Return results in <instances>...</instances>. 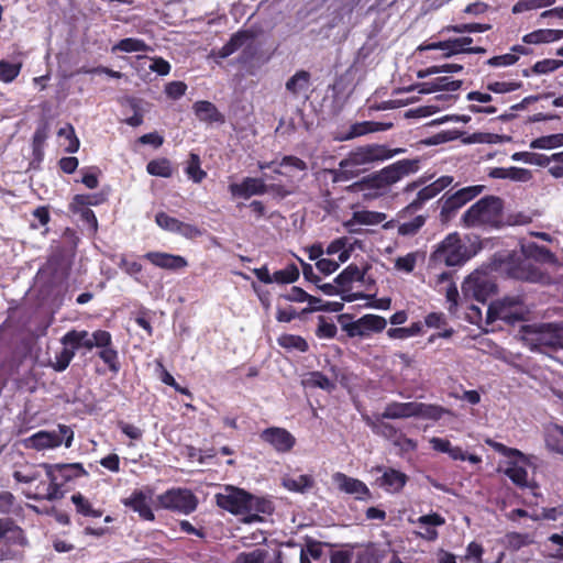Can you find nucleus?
Listing matches in <instances>:
<instances>
[{
    "mask_svg": "<svg viewBox=\"0 0 563 563\" xmlns=\"http://www.w3.org/2000/svg\"><path fill=\"white\" fill-rule=\"evenodd\" d=\"M536 263L556 265V258L547 247H540L533 242L522 243L521 253L508 255L507 275L526 283L547 285L552 283L550 274L539 269Z\"/></svg>",
    "mask_w": 563,
    "mask_h": 563,
    "instance_id": "1",
    "label": "nucleus"
},
{
    "mask_svg": "<svg viewBox=\"0 0 563 563\" xmlns=\"http://www.w3.org/2000/svg\"><path fill=\"white\" fill-rule=\"evenodd\" d=\"M216 504L230 514L245 515L244 522L261 521V514H271V501L255 497L235 486H227L216 494Z\"/></svg>",
    "mask_w": 563,
    "mask_h": 563,
    "instance_id": "2",
    "label": "nucleus"
},
{
    "mask_svg": "<svg viewBox=\"0 0 563 563\" xmlns=\"http://www.w3.org/2000/svg\"><path fill=\"white\" fill-rule=\"evenodd\" d=\"M523 344L537 352L563 349V323H531L520 330Z\"/></svg>",
    "mask_w": 563,
    "mask_h": 563,
    "instance_id": "3",
    "label": "nucleus"
},
{
    "mask_svg": "<svg viewBox=\"0 0 563 563\" xmlns=\"http://www.w3.org/2000/svg\"><path fill=\"white\" fill-rule=\"evenodd\" d=\"M399 153V150H389L379 144H366L358 147L347 158L340 163L339 174L341 179L349 180L357 176L363 166H367L374 162L391 158Z\"/></svg>",
    "mask_w": 563,
    "mask_h": 563,
    "instance_id": "4",
    "label": "nucleus"
},
{
    "mask_svg": "<svg viewBox=\"0 0 563 563\" xmlns=\"http://www.w3.org/2000/svg\"><path fill=\"white\" fill-rule=\"evenodd\" d=\"M501 201L496 197L482 198L465 211L461 222L466 228H496L500 222Z\"/></svg>",
    "mask_w": 563,
    "mask_h": 563,
    "instance_id": "5",
    "label": "nucleus"
},
{
    "mask_svg": "<svg viewBox=\"0 0 563 563\" xmlns=\"http://www.w3.org/2000/svg\"><path fill=\"white\" fill-rule=\"evenodd\" d=\"M487 444L495 449L496 452L507 457V466L505 474L517 486H527L528 484V456L516 449L508 448L493 440H487Z\"/></svg>",
    "mask_w": 563,
    "mask_h": 563,
    "instance_id": "6",
    "label": "nucleus"
},
{
    "mask_svg": "<svg viewBox=\"0 0 563 563\" xmlns=\"http://www.w3.org/2000/svg\"><path fill=\"white\" fill-rule=\"evenodd\" d=\"M74 432L69 426L59 424L53 431H37L24 439L25 448L36 451L53 450L64 443L66 448L71 445Z\"/></svg>",
    "mask_w": 563,
    "mask_h": 563,
    "instance_id": "7",
    "label": "nucleus"
},
{
    "mask_svg": "<svg viewBox=\"0 0 563 563\" xmlns=\"http://www.w3.org/2000/svg\"><path fill=\"white\" fill-rule=\"evenodd\" d=\"M467 260L466 247L461 243L459 233H451L438 244L432 261L446 266H457Z\"/></svg>",
    "mask_w": 563,
    "mask_h": 563,
    "instance_id": "8",
    "label": "nucleus"
},
{
    "mask_svg": "<svg viewBox=\"0 0 563 563\" xmlns=\"http://www.w3.org/2000/svg\"><path fill=\"white\" fill-rule=\"evenodd\" d=\"M527 309L523 307V301L520 295L506 296L504 299L493 301L487 310V322L505 320L512 322L520 320Z\"/></svg>",
    "mask_w": 563,
    "mask_h": 563,
    "instance_id": "9",
    "label": "nucleus"
},
{
    "mask_svg": "<svg viewBox=\"0 0 563 563\" xmlns=\"http://www.w3.org/2000/svg\"><path fill=\"white\" fill-rule=\"evenodd\" d=\"M461 289L465 297L473 298L477 302H485L496 292L497 287L489 274L475 271L466 277Z\"/></svg>",
    "mask_w": 563,
    "mask_h": 563,
    "instance_id": "10",
    "label": "nucleus"
},
{
    "mask_svg": "<svg viewBox=\"0 0 563 563\" xmlns=\"http://www.w3.org/2000/svg\"><path fill=\"white\" fill-rule=\"evenodd\" d=\"M159 507L178 511L180 514H190L197 508V498L188 489L176 488L161 494L157 498Z\"/></svg>",
    "mask_w": 563,
    "mask_h": 563,
    "instance_id": "11",
    "label": "nucleus"
},
{
    "mask_svg": "<svg viewBox=\"0 0 563 563\" xmlns=\"http://www.w3.org/2000/svg\"><path fill=\"white\" fill-rule=\"evenodd\" d=\"M155 221L158 228L174 234H180L186 239H195L196 236L200 235L199 229L195 225L183 222L164 212L157 213Z\"/></svg>",
    "mask_w": 563,
    "mask_h": 563,
    "instance_id": "12",
    "label": "nucleus"
},
{
    "mask_svg": "<svg viewBox=\"0 0 563 563\" xmlns=\"http://www.w3.org/2000/svg\"><path fill=\"white\" fill-rule=\"evenodd\" d=\"M26 544L23 530L12 519H0V548H23Z\"/></svg>",
    "mask_w": 563,
    "mask_h": 563,
    "instance_id": "13",
    "label": "nucleus"
},
{
    "mask_svg": "<svg viewBox=\"0 0 563 563\" xmlns=\"http://www.w3.org/2000/svg\"><path fill=\"white\" fill-rule=\"evenodd\" d=\"M261 439L274 446L276 452H290L295 445V438L290 431L278 427L262 431Z\"/></svg>",
    "mask_w": 563,
    "mask_h": 563,
    "instance_id": "14",
    "label": "nucleus"
},
{
    "mask_svg": "<svg viewBox=\"0 0 563 563\" xmlns=\"http://www.w3.org/2000/svg\"><path fill=\"white\" fill-rule=\"evenodd\" d=\"M482 186L464 187L446 197L442 205V214H450L465 206V203L482 192Z\"/></svg>",
    "mask_w": 563,
    "mask_h": 563,
    "instance_id": "15",
    "label": "nucleus"
},
{
    "mask_svg": "<svg viewBox=\"0 0 563 563\" xmlns=\"http://www.w3.org/2000/svg\"><path fill=\"white\" fill-rule=\"evenodd\" d=\"M411 522L420 528V531L417 532V534L421 539H424L428 542H434L438 538L435 528L442 527L445 523V519L438 512H429L411 520Z\"/></svg>",
    "mask_w": 563,
    "mask_h": 563,
    "instance_id": "16",
    "label": "nucleus"
},
{
    "mask_svg": "<svg viewBox=\"0 0 563 563\" xmlns=\"http://www.w3.org/2000/svg\"><path fill=\"white\" fill-rule=\"evenodd\" d=\"M152 492L147 490H135L131 497L124 499V506L132 509L134 512L140 514L143 520H154L155 515L151 509Z\"/></svg>",
    "mask_w": 563,
    "mask_h": 563,
    "instance_id": "17",
    "label": "nucleus"
},
{
    "mask_svg": "<svg viewBox=\"0 0 563 563\" xmlns=\"http://www.w3.org/2000/svg\"><path fill=\"white\" fill-rule=\"evenodd\" d=\"M333 482L336 484L341 492L345 494H352L358 500H365L371 497L368 486H366L360 479L349 477L343 473H334Z\"/></svg>",
    "mask_w": 563,
    "mask_h": 563,
    "instance_id": "18",
    "label": "nucleus"
},
{
    "mask_svg": "<svg viewBox=\"0 0 563 563\" xmlns=\"http://www.w3.org/2000/svg\"><path fill=\"white\" fill-rule=\"evenodd\" d=\"M453 181L451 176H442L432 184L423 187L417 194L416 200L411 201L409 208L418 209L424 205V202L435 198L442 192V190L449 188Z\"/></svg>",
    "mask_w": 563,
    "mask_h": 563,
    "instance_id": "19",
    "label": "nucleus"
},
{
    "mask_svg": "<svg viewBox=\"0 0 563 563\" xmlns=\"http://www.w3.org/2000/svg\"><path fill=\"white\" fill-rule=\"evenodd\" d=\"M48 485L40 484L36 487V493L34 494H25L26 498L36 499V500H60L64 496L62 490L63 483L57 481V478L53 475L52 471H48Z\"/></svg>",
    "mask_w": 563,
    "mask_h": 563,
    "instance_id": "20",
    "label": "nucleus"
},
{
    "mask_svg": "<svg viewBox=\"0 0 563 563\" xmlns=\"http://www.w3.org/2000/svg\"><path fill=\"white\" fill-rule=\"evenodd\" d=\"M144 258L161 269H183L188 266V262L181 255H173L163 252H148Z\"/></svg>",
    "mask_w": 563,
    "mask_h": 563,
    "instance_id": "21",
    "label": "nucleus"
},
{
    "mask_svg": "<svg viewBox=\"0 0 563 563\" xmlns=\"http://www.w3.org/2000/svg\"><path fill=\"white\" fill-rule=\"evenodd\" d=\"M391 126V124H385L374 121L356 122L350 125L347 132L341 136L334 139V141H350L355 137L364 136L372 132L384 131Z\"/></svg>",
    "mask_w": 563,
    "mask_h": 563,
    "instance_id": "22",
    "label": "nucleus"
},
{
    "mask_svg": "<svg viewBox=\"0 0 563 563\" xmlns=\"http://www.w3.org/2000/svg\"><path fill=\"white\" fill-rule=\"evenodd\" d=\"M230 194L247 199L253 195H263L266 192V185L263 179L258 178H245L240 184H231L229 186Z\"/></svg>",
    "mask_w": 563,
    "mask_h": 563,
    "instance_id": "23",
    "label": "nucleus"
},
{
    "mask_svg": "<svg viewBox=\"0 0 563 563\" xmlns=\"http://www.w3.org/2000/svg\"><path fill=\"white\" fill-rule=\"evenodd\" d=\"M42 467L45 468L46 475H48V471H52L57 481H60L63 484L87 474L79 463L56 465L44 464Z\"/></svg>",
    "mask_w": 563,
    "mask_h": 563,
    "instance_id": "24",
    "label": "nucleus"
},
{
    "mask_svg": "<svg viewBox=\"0 0 563 563\" xmlns=\"http://www.w3.org/2000/svg\"><path fill=\"white\" fill-rule=\"evenodd\" d=\"M463 85L462 80H452L450 77H438L430 81L417 84L415 87L420 93H432L435 91H456Z\"/></svg>",
    "mask_w": 563,
    "mask_h": 563,
    "instance_id": "25",
    "label": "nucleus"
},
{
    "mask_svg": "<svg viewBox=\"0 0 563 563\" xmlns=\"http://www.w3.org/2000/svg\"><path fill=\"white\" fill-rule=\"evenodd\" d=\"M255 34L251 30H240L232 34L230 40L217 52L219 58H227L242 48L249 41H253Z\"/></svg>",
    "mask_w": 563,
    "mask_h": 563,
    "instance_id": "26",
    "label": "nucleus"
},
{
    "mask_svg": "<svg viewBox=\"0 0 563 563\" xmlns=\"http://www.w3.org/2000/svg\"><path fill=\"white\" fill-rule=\"evenodd\" d=\"M417 412V401L412 402H391L386 405L382 419H410L415 418Z\"/></svg>",
    "mask_w": 563,
    "mask_h": 563,
    "instance_id": "27",
    "label": "nucleus"
},
{
    "mask_svg": "<svg viewBox=\"0 0 563 563\" xmlns=\"http://www.w3.org/2000/svg\"><path fill=\"white\" fill-rule=\"evenodd\" d=\"M194 111L196 117L203 122L209 124L223 123L224 115L218 110V108L210 101L201 100L194 103Z\"/></svg>",
    "mask_w": 563,
    "mask_h": 563,
    "instance_id": "28",
    "label": "nucleus"
},
{
    "mask_svg": "<svg viewBox=\"0 0 563 563\" xmlns=\"http://www.w3.org/2000/svg\"><path fill=\"white\" fill-rule=\"evenodd\" d=\"M489 176L496 179H508L519 183H527L531 179L529 169L521 167H496L489 172Z\"/></svg>",
    "mask_w": 563,
    "mask_h": 563,
    "instance_id": "29",
    "label": "nucleus"
},
{
    "mask_svg": "<svg viewBox=\"0 0 563 563\" xmlns=\"http://www.w3.org/2000/svg\"><path fill=\"white\" fill-rule=\"evenodd\" d=\"M563 38V30L539 29L522 36L526 44L553 43Z\"/></svg>",
    "mask_w": 563,
    "mask_h": 563,
    "instance_id": "30",
    "label": "nucleus"
},
{
    "mask_svg": "<svg viewBox=\"0 0 563 563\" xmlns=\"http://www.w3.org/2000/svg\"><path fill=\"white\" fill-rule=\"evenodd\" d=\"M408 477L402 472L394 468L387 470L379 478V486L385 487L388 493H398L402 489Z\"/></svg>",
    "mask_w": 563,
    "mask_h": 563,
    "instance_id": "31",
    "label": "nucleus"
},
{
    "mask_svg": "<svg viewBox=\"0 0 563 563\" xmlns=\"http://www.w3.org/2000/svg\"><path fill=\"white\" fill-rule=\"evenodd\" d=\"M354 186L361 188V190L364 191V196L367 198H377L385 194L389 187L388 184H385L382 181V179H379L378 173L368 178H364L362 181L355 184Z\"/></svg>",
    "mask_w": 563,
    "mask_h": 563,
    "instance_id": "32",
    "label": "nucleus"
},
{
    "mask_svg": "<svg viewBox=\"0 0 563 563\" xmlns=\"http://www.w3.org/2000/svg\"><path fill=\"white\" fill-rule=\"evenodd\" d=\"M545 445L548 450L563 454V426L548 424L545 429Z\"/></svg>",
    "mask_w": 563,
    "mask_h": 563,
    "instance_id": "33",
    "label": "nucleus"
},
{
    "mask_svg": "<svg viewBox=\"0 0 563 563\" xmlns=\"http://www.w3.org/2000/svg\"><path fill=\"white\" fill-rule=\"evenodd\" d=\"M385 219H386V214H384V213L373 212V211H357V212L353 213L352 220L347 221L345 225L350 232H353L354 231L353 227L355 223L373 225V224H378V223L384 222Z\"/></svg>",
    "mask_w": 563,
    "mask_h": 563,
    "instance_id": "34",
    "label": "nucleus"
},
{
    "mask_svg": "<svg viewBox=\"0 0 563 563\" xmlns=\"http://www.w3.org/2000/svg\"><path fill=\"white\" fill-rule=\"evenodd\" d=\"M148 51H153V48L144 40L135 37L122 38L112 47V52L134 53Z\"/></svg>",
    "mask_w": 563,
    "mask_h": 563,
    "instance_id": "35",
    "label": "nucleus"
},
{
    "mask_svg": "<svg viewBox=\"0 0 563 563\" xmlns=\"http://www.w3.org/2000/svg\"><path fill=\"white\" fill-rule=\"evenodd\" d=\"M314 479L312 476L302 474L297 477H285L283 479V486L290 492L303 494L308 489L312 488Z\"/></svg>",
    "mask_w": 563,
    "mask_h": 563,
    "instance_id": "36",
    "label": "nucleus"
},
{
    "mask_svg": "<svg viewBox=\"0 0 563 563\" xmlns=\"http://www.w3.org/2000/svg\"><path fill=\"white\" fill-rule=\"evenodd\" d=\"M310 84V74L306 70H298L286 82V89L294 96L306 91Z\"/></svg>",
    "mask_w": 563,
    "mask_h": 563,
    "instance_id": "37",
    "label": "nucleus"
},
{
    "mask_svg": "<svg viewBox=\"0 0 563 563\" xmlns=\"http://www.w3.org/2000/svg\"><path fill=\"white\" fill-rule=\"evenodd\" d=\"M258 166H260L261 170L272 169L276 174H283V172L280 169H278L277 166H279V167H294L295 169H299V170L306 169V164L300 158L292 157V156L284 157L282 163H278V164L275 161H273V162H260Z\"/></svg>",
    "mask_w": 563,
    "mask_h": 563,
    "instance_id": "38",
    "label": "nucleus"
},
{
    "mask_svg": "<svg viewBox=\"0 0 563 563\" xmlns=\"http://www.w3.org/2000/svg\"><path fill=\"white\" fill-rule=\"evenodd\" d=\"M385 418H377L375 420L366 417L365 423L371 427L372 431L385 439H394L397 437V430L391 424L383 421Z\"/></svg>",
    "mask_w": 563,
    "mask_h": 563,
    "instance_id": "39",
    "label": "nucleus"
},
{
    "mask_svg": "<svg viewBox=\"0 0 563 563\" xmlns=\"http://www.w3.org/2000/svg\"><path fill=\"white\" fill-rule=\"evenodd\" d=\"M302 385L312 388H320L324 391H331L334 389L333 380L329 379L318 371L309 373L308 376L302 379Z\"/></svg>",
    "mask_w": 563,
    "mask_h": 563,
    "instance_id": "40",
    "label": "nucleus"
},
{
    "mask_svg": "<svg viewBox=\"0 0 563 563\" xmlns=\"http://www.w3.org/2000/svg\"><path fill=\"white\" fill-rule=\"evenodd\" d=\"M492 29L490 24L487 23H461L454 25H446L442 29L441 33L454 32V33H483Z\"/></svg>",
    "mask_w": 563,
    "mask_h": 563,
    "instance_id": "41",
    "label": "nucleus"
},
{
    "mask_svg": "<svg viewBox=\"0 0 563 563\" xmlns=\"http://www.w3.org/2000/svg\"><path fill=\"white\" fill-rule=\"evenodd\" d=\"M487 140L484 139L482 134H473L470 136H463V133L460 131H448L444 133H440L437 135H433L431 137L426 139L424 141H456L461 139V141H493L490 135H487Z\"/></svg>",
    "mask_w": 563,
    "mask_h": 563,
    "instance_id": "42",
    "label": "nucleus"
},
{
    "mask_svg": "<svg viewBox=\"0 0 563 563\" xmlns=\"http://www.w3.org/2000/svg\"><path fill=\"white\" fill-rule=\"evenodd\" d=\"M86 339V330H70L66 332L65 335L62 336L60 342L64 345V347H67L76 352L82 347V344L85 343Z\"/></svg>",
    "mask_w": 563,
    "mask_h": 563,
    "instance_id": "43",
    "label": "nucleus"
},
{
    "mask_svg": "<svg viewBox=\"0 0 563 563\" xmlns=\"http://www.w3.org/2000/svg\"><path fill=\"white\" fill-rule=\"evenodd\" d=\"M444 413H449V410L441 406L417 402L416 418L438 420L441 419Z\"/></svg>",
    "mask_w": 563,
    "mask_h": 563,
    "instance_id": "44",
    "label": "nucleus"
},
{
    "mask_svg": "<svg viewBox=\"0 0 563 563\" xmlns=\"http://www.w3.org/2000/svg\"><path fill=\"white\" fill-rule=\"evenodd\" d=\"M473 43V38L470 36H462L457 38L446 40V52L443 54L444 57H451L459 54H467L466 49Z\"/></svg>",
    "mask_w": 563,
    "mask_h": 563,
    "instance_id": "45",
    "label": "nucleus"
},
{
    "mask_svg": "<svg viewBox=\"0 0 563 563\" xmlns=\"http://www.w3.org/2000/svg\"><path fill=\"white\" fill-rule=\"evenodd\" d=\"M364 277V273L357 268L355 265H349L344 271L340 273V275L334 278V283L341 287H345L351 283L357 280L362 282Z\"/></svg>",
    "mask_w": 563,
    "mask_h": 563,
    "instance_id": "46",
    "label": "nucleus"
},
{
    "mask_svg": "<svg viewBox=\"0 0 563 563\" xmlns=\"http://www.w3.org/2000/svg\"><path fill=\"white\" fill-rule=\"evenodd\" d=\"M22 69L21 63H10L8 60H0V80L9 84L15 80Z\"/></svg>",
    "mask_w": 563,
    "mask_h": 563,
    "instance_id": "47",
    "label": "nucleus"
},
{
    "mask_svg": "<svg viewBox=\"0 0 563 563\" xmlns=\"http://www.w3.org/2000/svg\"><path fill=\"white\" fill-rule=\"evenodd\" d=\"M277 343L286 350H295L300 352L308 350V343L306 340L292 334H284L283 336H278Z\"/></svg>",
    "mask_w": 563,
    "mask_h": 563,
    "instance_id": "48",
    "label": "nucleus"
},
{
    "mask_svg": "<svg viewBox=\"0 0 563 563\" xmlns=\"http://www.w3.org/2000/svg\"><path fill=\"white\" fill-rule=\"evenodd\" d=\"M71 501L73 504H75L77 511L80 512L81 515L93 518H99L102 515L100 510L95 509L88 501V499L85 498V496L79 493L71 496Z\"/></svg>",
    "mask_w": 563,
    "mask_h": 563,
    "instance_id": "49",
    "label": "nucleus"
},
{
    "mask_svg": "<svg viewBox=\"0 0 563 563\" xmlns=\"http://www.w3.org/2000/svg\"><path fill=\"white\" fill-rule=\"evenodd\" d=\"M555 1L556 0H519L514 4L511 11L514 14H519L526 11L552 5Z\"/></svg>",
    "mask_w": 563,
    "mask_h": 563,
    "instance_id": "50",
    "label": "nucleus"
},
{
    "mask_svg": "<svg viewBox=\"0 0 563 563\" xmlns=\"http://www.w3.org/2000/svg\"><path fill=\"white\" fill-rule=\"evenodd\" d=\"M511 158L536 166H545L548 162L547 155L537 152H515Z\"/></svg>",
    "mask_w": 563,
    "mask_h": 563,
    "instance_id": "51",
    "label": "nucleus"
},
{
    "mask_svg": "<svg viewBox=\"0 0 563 563\" xmlns=\"http://www.w3.org/2000/svg\"><path fill=\"white\" fill-rule=\"evenodd\" d=\"M563 66L562 59L545 58L538 60L532 67L531 71L534 75H544L555 71Z\"/></svg>",
    "mask_w": 563,
    "mask_h": 563,
    "instance_id": "52",
    "label": "nucleus"
},
{
    "mask_svg": "<svg viewBox=\"0 0 563 563\" xmlns=\"http://www.w3.org/2000/svg\"><path fill=\"white\" fill-rule=\"evenodd\" d=\"M328 255H339V263H346L350 258V249L346 247V239H338L330 243L328 250H325Z\"/></svg>",
    "mask_w": 563,
    "mask_h": 563,
    "instance_id": "53",
    "label": "nucleus"
},
{
    "mask_svg": "<svg viewBox=\"0 0 563 563\" xmlns=\"http://www.w3.org/2000/svg\"><path fill=\"white\" fill-rule=\"evenodd\" d=\"M147 172L151 175H155V176H159V177H170L172 176L170 162L166 158L151 161L147 165Z\"/></svg>",
    "mask_w": 563,
    "mask_h": 563,
    "instance_id": "54",
    "label": "nucleus"
},
{
    "mask_svg": "<svg viewBox=\"0 0 563 563\" xmlns=\"http://www.w3.org/2000/svg\"><path fill=\"white\" fill-rule=\"evenodd\" d=\"M463 70V66L461 64H444L441 66H431L426 69H420L417 73L418 78H426L434 74L439 73H460Z\"/></svg>",
    "mask_w": 563,
    "mask_h": 563,
    "instance_id": "55",
    "label": "nucleus"
},
{
    "mask_svg": "<svg viewBox=\"0 0 563 563\" xmlns=\"http://www.w3.org/2000/svg\"><path fill=\"white\" fill-rule=\"evenodd\" d=\"M299 278V269L295 265H289L283 269L275 272L274 283L290 284L297 282Z\"/></svg>",
    "mask_w": 563,
    "mask_h": 563,
    "instance_id": "56",
    "label": "nucleus"
},
{
    "mask_svg": "<svg viewBox=\"0 0 563 563\" xmlns=\"http://www.w3.org/2000/svg\"><path fill=\"white\" fill-rule=\"evenodd\" d=\"M369 332H379L386 328V319L380 316L367 314L357 319Z\"/></svg>",
    "mask_w": 563,
    "mask_h": 563,
    "instance_id": "57",
    "label": "nucleus"
},
{
    "mask_svg": "<svg viewBox=\"0 0 563 563\" xmlns=\"http://www.w3.org/2000/svg\"><path fill=\"white\" fill-rule=\"evenodd\" d=\"M419 163H420L419 158H405V159L397 161L391 166H394V168L397 170V173L399 175H401L404 178L405 176L417 173L420 167Z\"/></svg>",
    "mask_w": 563,
    "mask_h": 563,
    "instance_id": "58",
    "label": "nucleus"
},
{
    "mask_svg": "<svg viewBox=\"0 0 563 563\" xmlns=\"http://www.w3.org/2000/svg\"><path fill=\"white\" fill-rule=\"evenodd\" d=\"M547 159L548 172L555 178L563 177V152L553 153Z\"/></svg>",
    "mask_w": 563,
    "mask_h": 563,
    "instance_id": "59",
    "label": "nucleus"
},
{
    "mask_svg": "<svg viewBox=\"0 0 563 563\" xmlns=\"http://www.w3.org/2000/svg\"><path fill=\"white\" fill-rule=\"evenodd\" d=\"M186 173L189 178H191L196 183H200L203 180L206 173L200 169L199 166V157L197 154L191 153L189 156L188 165L186 168Z\"/></svg>",
    "mask_w": 563,
    "mask_h": 563,
    "instance_id": "60",
    "label": "nucleus"
},
{
    "mask_svg": "<svg viewBox=\"0 0 563 563\" xmlns=\"http://www.w3.org/2000/svg\"><path fill=\"white\" fill-rule=\"evenodd\" d=\"M75 356L76 353L73 350L64 347L60 352L56 353L55 361L52 363V367L57 372L65 371Z\"/></svg>",
    "mask_w": 563,
    "mask_h": 563,
    "instance_id": "61",
    "label": "nucleus"
},
{
    "mask_svg": "<svg viewBox=\"0 0 563 563\" xmlns=\"http://www.w3.org/2000/svg\"><path fill=\"white\" fill-rule=\"evenodd\" d=\"M426 218L422 216H417L412 220L408 222H404L397 229L398 234L400 235H412L418 233L419 229L424 225Z\"/></svg>",
    "mask_w": 563,
    "mask_h": 563,
    "instance_id": "62",
    "label": "nucleus"
},
{
    "mask_svg": "<svg viewBox=\"0 0 563 563\" xmlns=\"http://www.w3.org/2000/svg\"><path fill=\"white\" fill-rule=\"evenodd\" d=\"M519 59V56L512 53H507L504 55L493 56L488 58L485 64L490 67H506L515 65Z\"/></svg>",
    "mask_w": 563,
    "mask_h": 563,
    "instance_id": "63",
    "label": "nucleus"
},
{
    "mask_svg": "<svg viewBox=\"0 0 563 563\" xmlns=\"http://www.w3.org/2000/svg\"><path fill=\"white\" fill-rule=\"evenodd\" d=\"M418 254L409 253L395 260V268L405 273H411L417 265Z\"/></svg>",
    "mask_w": 563,
    "mask_h": 563,
    "instance_id": "64",
    "label": "nucleus"
}]
</instances>
